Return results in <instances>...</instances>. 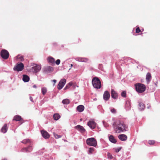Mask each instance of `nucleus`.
<instances>
[{
	"instance_id": "1",
	"label": "nucleus",
	"mask_w": 160,
	"mask_h": 160,
	"mask_svg": "<svg viewBox=\"0 0 160 160\" xmlns=\"http://www.w3.org/2000/svg\"><path fill=\"white\" fill-rule=\"evenodd\" d=\"M113 127L117 133L126 131L127 128V126L119 120H117L114 122L113 124Z\"/></svg>"
},
{
	"instance_id": "2",
	"label": "nucleus",
	"mask_w": 160,
	"mask_h": 160,
	"mask_svg": "<svg viewBox=\"0 0 160 160\" xmlns=\"http://www.w3.org/2000/svg\"><path fill=\"white\" fill-rule=\"evenodd\" d=\"M92 83L94 87L96 88H100L101 87V81L97 77L93 78Z\"/></svg>"
},
{
	"instance_id": "3",
	"label": "nucleus",
	"mask_w": 160,
	"mask_h": 160,
	"mask_svg": "<svg viewBox=\"0 0 160 160\" xmlns=\"http://www.w3.org/2000/svg\"><path fill=\"white\" fill-rule=\"evenodd\" d=\"M136 89L137 92L139 93L144 92L146 89L145 86L141 83H138L135 85Z\"/></svg>"
},
{
	"instance_id": "4",
	"label": "nucleus",
	"mask_w": 160,
	"mask_h": 160,
	"mask_svg": "<svg viewBox=\"0 0 160 160\" xmlns=\"http://www.w3.org/2000/svg\"><path fill=\"white\" fill-rule=\"evenodd\" d=\"M0 55L3 59L6 60L8 58L9 54L8 51L3 49L1 51Z\"/></svg>"
},
{
	"instance_id": "5",
	"label": "nucleus",
	"mask_w": 160,
	"mask_h": 160,
	"mask_svg": "<svg viewBox=\"0 0 160 160\" xmlns=\"http://www.w3.org/2000/svg\"><path fill=\"white\" fill-rule=\"evenodd\" d=\"M24 68V64L22 62L18 63L13 68L14 71H22Z\"/></svg>"
},
{
	"instance_id": "6",
	"label": "nucleus",
	"mask_w": 160,
	"mask_h": 160,
	"mask_svg": "<svg viewBox=\"0 0 160 160\" xmlns=\"http://www.w3.org/2000/svg\"><path fill=\"white\" fill-rule=\"evenodd\" d=\"M66 80L65 79H62L59 82L58 86V88L59 90L61 89L65 84Z\"/></svg>"
},
{
	"instance_id": "7",
	"label": "nucleus",
	"mask_w": 160,
	"mask_h": 160,
	"mask_svg": "<svg viewBox=\"0 0 160 160\" xmlns=\"http://www.w3.org/2000/svg\"><path fill=\"white\" fill-rule=\"evenodd\" d=\"M42 136L45 139H48L50 137L49 134L46 131L42 130L41 131Z\"/></svg>"
},
{
	"instance_id": "8",
	"label": "nucleus",
	"mask_w": 160,
	"mask_h": 160,
	"mask_svg": "<svg viewBox=\"0 0 160 160\" xmlns=\"http://www.w3.org/2000/svg\"><path fill=\"white\" fill-rule=\"evenodd\" d=\"M74 128L75 129L82 133H84L86 131L85 129L83 127L79 125L76 126Z\"/></svg>"
},
{
	"instance_id": "9",
	"label": "nucleus",
	"mask_w": 160,
	"mask_h": 160,
	"mask_svg": "<svg viewBox=\"0 0 160 160\" xmlns=\"http://www.w3.org/2000/svg\"><path fill=\"white\" fill-rule=\"evenodd\" d=\"M41 67L40 65L35 64V66L32 67V70L35 72H37L41 69Z\"/></svg>"
},
{
	"instance_id": "10",
	"label": "nucleus",
	"mask_w": 160,
	"mask_h": 160,
	"mask_svg": "<svg viewBox=\"0 0 160 160\" xmlns=\"http://www.w3.org/2000/svg\"><path fill=\"white\" fill-rule=\"evenodd\" d=\"M110 97V94L109 92L106 91H105L103 95V99L106 101L108 100Z\"/></svg>"
},
{
	"instance_id": "11",
	"label": "nucleus",
	"mask_w": 160,
	"mask_h": 160,
	"mask_svg": "<svg viewBox=\"0 0 160 160\" xmlns=\"http://www.w3.org/2000/svg\"><path fill=\"white\" fill-rule=\"evenodd\" d=\"M86 143L89 146L94 147L97 145V141H86Z\"/></svg>"
},
{
	"instance_id": "12",
	"label": "nucleus",
	"mask_w": 160,
	"mask_h": 160,
	"mask_svg": "<svg viewBox=\"0 0 160 160\" xmlns=\"http://www.w3.org/2000/svg\"><path fill=\"white\" fill-rule=\"evenodd\" d=\"M88 125L92 129L94 128L96 125V123L93 121H89L88 123Z\"/></svg>"
},
{
	"instance_id": "13",
	"label": "nucleus",
	"mask_w": 160,
	"mask_h": 160,
	"mask_svg": "<svg viewBox=\"0 0 160 160\" xmlns=\"http://www.w3.org/2000/svg\"><path fill=\"white\" fill-rule=\"evenodd\" d=\"M111 97L112 98L116 99L118 98V93L113 89H111Z\"/></svg>"
},
{
	"instance_id": "14",
	"label": "nucleus",
	"mask_w": 160,
	"mask_h": 160,
	"mask_svg": "<svg viewBox=\"0 0 160 160\" xmlns=\"http://www.w3.org/2000/svg\"><path fill=\"white\" fill-rule=\"evenodd\" d=\"M13 120L16 121H23V120L21 116L18 115H16L14 116Z\"/></svg>"
},
{
	"instance_id": "15",
	"label": "nucleus",
	"mask_w": 160,
	"mask_h": 160,
	"mask_svg": "<svg viewBox=\"0 0 160 160\" xmlns=\"http://www.w3.org/2000/svg\"><path fill=\"white\" fill-rule=\"evenodd\" d=\"M44 70L45 72H52L53 69L52 67L49 66H48L44 68Z\"/></svg>"
},
{
	"instance_id": "16",
	"label": "nucleus",
	"mask_w": 160,
	"mask_h": 160,
	"mask_svg": "<svg viewBox=\"0 0 160 160\" xmlns=\"http://www.w3.org/2000/svg\"><path fill=\"white\" fill-rule=\"evenodd\" d=\"M131 103L129 101H127L126 102L125 105V107L126 109L129 110L131 108Z\"/></svg>"
},
{
	"instance_id": "17",
	"label": "nucleus",
	"mask_w": 160,
	"mask_h": 160,
	"mask_svg": "<svg viewBox=\"0 0 160 160\" xmlns=\"http://www.w3.org/2000/svg\"><path fill=\"white\" fill-rule=\"evenodd\" d=\"M7 130L8 128L7 124H5L2 128L1 129V131L2 132L5 133L7 132Z\"/></svg>"
},
{
	"instance_id": "18",
	"label": "nucleus",
	"mask_w": 160,
	"mask_h": 160,
	"mask_svg": "<svg viewBox=\"0 0 160 160\" xmlns=\"http://www.w3.org/2000/svg\"><path fill=\"white\" fill-rule=\"evenodd\" d=\"M118 138L120 140H126L127 137L125 134H121L118 136Z\"/></svg>"
},
{
	"instance_id": "19",
	"label": "nucleus",
	"mask_w": 160,
	"mask_h": 160,
	"mask_svg": "<svg viewBox=\"0 0 160 160\" xmlns=\"http://www.w3.org/2000/svg\"><path fill=\"white\" fill-rule=\"evenodd\" d=\"M84 109V107L82 105H80L78 106L77 108V110L79 112H82Z\"/></svg>"
},
{
	"instance_id": "20",
	"label": "nucleus",
	"mask_w": 160,
	"mask_h": 160,
	"mask_svg": "<svg viewBox=\"0 0 160 160\" xmlns=\"http://www.w3.org/2000/svg\"><path fill=\"white\" fill-rule=\"evenodd\" d=\"M22 76V80L24 82H27L29 81V78L28 75H23Z\"/></svg>"
},
{
	"instance_id": "21",
	"label": "nucleus",
	"mask_w": 160,
	"mask_h": 160,
	"mask_svg": "<svg viewBox=\"0 0 160 160\" xmlns=\"http://www.w3.org/2000/svg\"><path fill=\"white\" fill-rule=\"evenodd\" d=\"M152 78L151 74L149 72H148L146 76V80L148 82H149L151 81Z\"/></svg>"
},
{
	"instance_id": "22",
	"label": "nucleus",
	"mask_w": 160,
	"mask_h": 160,
	"mask_svg": "<svg viewBox=\"0 0 160 160\" xmlns=\"http://www.w3.org/2000/svg\"><path fill=\"white\" fill-rule=\"evenodd\" d=\"M47 60L48 61V62L51 63V64H54L55 63V59L52 57H48Z\"/></svg>"
},
{
	"instance_id": "23",
	"label": "nucleus",
	"mask_w": 160,
	"mask_h": 160,
	"mask_svg": "<svg viewBox=\"0 0 160 160\" xmlns=\"http://www.w3.org/2000/svg\"><path fill=\"white\" fill-rule=\"evenodd\" d=\"M17 59L20 61H23L24 60L23 56L21 55H18L17 56Z\"/></svg>"
},
{
	"instance_id": "24",
	"label": "nucleus",
	"mask_w": 160,
	"mask_h": 160,
	"mask_svg": "<svg viewBox=\"0 0 160 160\" xmlns=\"http://www.w3.org/2000/svg\"><path fill=\"white\" fill-rule=\"evenodd\" d=\"M60 117V115L58 113H56L54 114L53 116V118L54 120H58Z\"/></svg>"
},
{
	"instance_id": "25",
	"label": "nucleus",
	"mask_w": 160,
	"mask_h": 160,
	"mask_svg": "<svg viewBox=\"0 0 160 160\" xmlns=\"http://www.w3.org/2000/svg\"><path fill=\"white\" fill-rule=\"evenodd\" d=\"M70 101L68 99H66L62 101V103L64 104H68L70 103Z\"/></svg>"
},
{
	"instance_id": "26",
	"label": "nucleus",
	"mask_w": 160,
	"mask_h": 160,
	"mask_svg": "<svg viewBox=\"0 0 160 160\" xmlns=\"http://www.w3.org/2000/svg\"><path fill=\"white\" fill-rule=\"evenodd\" d=\"M73 83L72 82H70L69 83L66 85L65 88H64L65 89L69 88L72 85Z\"/></svg>"
},
{
	"instance_id": "27",
	"label": "nucleus",
	"mask_w": 160,
	"mask_h": 160,
	"mask_svg": "<svg viewBox=\"0 0 160 160\" xmlns=\"http://www.w3.org/2000/svg\"><path fill=\"white\" fill-rule=\"evenodd\" d=\"M88 59L86 58L81 57V62H87Z\"/></svg>"
},
{
	"instance_id": "28",
	"label": "nucleus",
	"mask_w": 160,
	"mask_h": 160,
	"mask_svg": "<svg viewBox=\"0 0 160 160\" xmlns=\"http://www.w3.org/2000/svg\"><path fill=\"white\" fill-rule=\"evenodd\" d=\"M47 92V89L46 88L43 87L42 88V94L44 95Z\"/></svg>"
},
{
	"instance_id": "29",
	"label": "nucleus",
	"mask_w": 160,
	"mask_h": 160,
	"mask_svg": "<svg viewBox=\"0 0 160 160\" xmlns=\"http://www.w3.org/2000/svg\"><path fill=\"white\" fill-rule=\"evenodd\" d=\"M140 109L142 110L144 108V104L142 103H140L139 104Z\"/></svg>"
},
{
	"instance_id": "30",
	"label": "nucleus",
	"mask_w": 160,
	"mask_h": 160,
	"mask_svg": "<svg viewBox=\"0 0 160 160\" xmlns=\"http://www.w3.org/2000/svg\"><path fill=\"white\" fill-rule=\"evenodd\" d=\"M54 136L56 139H58L61 137L62 136L60 135H58L55 133H53Z\"/></svg>"
},
{
	"instance_id": "31",
	"label": "nucleus",
	"mask_w": 160,
	"mask_h": 160,
	"mask_svg": "<svg viewBox=\"0 0 160 160\" xmlns=\"http://www.w3.org/2000/svg\"><path fill=\"white\" fill-rule=\"evenodd\" d=\"M126 92L125 91H123L121 93V96L122 97L125 98L126 97Z\"/></svg>"
},
{
	"instance_id": "32",
	"label": "nucleus",
	"mask_w": 160,
	"mask_h": 160,
	"mask_svg": "<svg viewBox=\"0 0 160 160\" xmlns=\"http://www.w3.org/2000/svg\"><path fill=\"white\" fill-rule=\"evenodd\" d=\"M155 143L154 141H148V143L150 145H153Z\"/></svg>"
},
{
	"instance_id": "33",
	"label": "nucleus",
	"mask_w": 160,
	"mask_h": 160,
	"mask_svg": "<svg viewBox=\"0 0 160 160\" xmlns=\"http://www.w3.org/2000/svg\"><path fill=\"white\" fill-rule=\"evenodd\" d=\"M108 138L109 140H116L114 137L112 135H110L109 136Z\"/></svg>"
},
{
	"instance_id": "34",
	"label": "nucleus",
	"mask_w": 160,
	"mask_h": 160,
	"mask_svg": "<svg viewBox=\"0 0 160 160\" xmlns=\"http://www.w3.org/2000/svg\"><path fill=\"white\" fill-rule=\"evenodd\" d=\"M94 150V148H90L88 151L89 153L90 154L92 153Z\"/></svg>"
},
{
	"instance_id": "35",
	"label": "nucleus",
	"mask_w": 160,
	"mask_h": 160,
	"mask_svg": "<svg viewBox=\"0 0 160 160\" xmlns=\"http://www.w3.org/2000/svg\"><path fill=\"white\" fill-rule=\"evenodd\" d=\"M141 30H140L139 28L138 27L136 29V32L137 33H139L141 32Z\"/></svg>"
},
{
	"instance_id": "36",
	"label": "nucleus",
	"mask_w": 160,
	"mask_h": 160,
	"mask_svg": "<svg viewBox=\"0 0 160 160\" xmlns=\"http://www.w3.org/2000/svg\"><path fill=\"white\" fill-rule=\"evenodd\" d=\"M108 158L111 159H112L113 158V157L112 156L111 154L109 153H108Z\"/></svg>"
},
{
	"instance_id": "37",
	"label": "nucleus",
	"mask_w": 160,
	"mask_h": 160,
	"mask_svg": "<svg viewBox=\"0 0 160 160\" xmlns=\"http://www.w3.org/2000/svg\"><path fill=\"white\" fill-rule=\"evenodd\" d=\"M111 111L112 113H115L116 112V110L114 108H112L111 109Z\"/></svg>"
},
{
	"instance_id": "38",
	"label": "nucleus",
	"mask_w": 160,
	"mask_h": 160,
	"mask_svg": "<svg viewBox=\"0 0 160 160\" xmlns=\"http://www.w3.org/2000/svg\"><path fill=\"white\" fill-rule=\"evenodd\" d=\"M60 62V59H57L55 62L56 64L57 65H58Z\"/></svg>"
},
{
	"instance_id": "39",
	"label": "nucleus",
	"mask_w": 160,
	"mask_h": 160,
	"mask_svg": "<svg viewBox=\"0 0 160 160\" xmlns=\"http://www.w3.org/2000/svg\"><path fill=\"white\" fill-rule=\"evenodd\" d=\"M121 148H122L121 147H120V148H116L115 152H118L121 149Z\"/></svg>"
},
{
	"instance_id": "40",
	"label": "nucleus",
	"mask_w": 160,
	"mask_h": 160,
	"mask_svg": "<svg viewBox=\"0 0 160 160\" xmlns=\"http://www.w3.org/2000/svg\"><path fill=\"white\" fill-rule=\"evenodd\" d=\"M75 59L77 61L81 62V57L76 58Z\"/></svg>"
},
{
	"instance_id": "41",
	"label": "nucleus",
	"mask_w": 160,
	"mask_h": 160,
	"mask_svg": "<svg viewBox=\"0 0 160 160\" xmlns=\"http://www.w3.org/2000/svg\"><path fill=\"white\" fill-rule=\"evenodd\" d=\"M30 141H22V143H25V144H27V143L29 142Z\"/></svg>"
},
{
	"instance_id": "42",
	"label": "nucleus",
	"mask_w": 160,
	"mask_h": 160,
	"mask_svg": "<svg viewBox=\"0 0 160 160\" xmlns=\"http://www.w3.org/2000/svg\"><path fill=\"white\" fill-rule=\"evenodd\" d=\"M87 140H96V139L93 138H88Z\"/></svg>"
},
{
	"instance_id": "43",
	"label": "nucleus",
	"mask_w": 160,
	"mask_h": 160,
	"mask_svg": "<svg viewBox=\"0 0 160 160\" xmlns=\"http://www.w3.org/2000/svg\"><path fill=\"white\" fill-rule=\"evenodd\" d=\"M112 142L113 143H116L117 142V141H110Z\"/></svg>"
},
{
	"instance_id": "44",
	"label": "nucleus",
	"mask_w": 160,
	"mask_h": 160,
	"mask_svg": "<svg viewBox=\"0 0 160 160\" xmlns=\"http://www.w3.org/2000/svg\"><path fill=\"white\" fill-rule=\"evenodd\" d=\"M52 82H53L54 83V84H53V85H54L55 84V83H56V80H53L52 81Z\"/></svg>"
},
{
	"instance_id": "45",
	"label": "nucleus",
	"mask_w": 160,
	"mask_h": 160,
	"mask_svg": "<svg viewBox=\"0 0 160 160\" xmlns=\"http://www.w3.org/2000/svg\"><path fill=\"white\" fill-rule=\"evenodd\" d=\"M30 100L32 101V102H33V98H32V97H30Z\"/></svg>"
},
{
	"instance_id": "46",
	"label": "nucleus",
	"mask_w": 160,
	"mask_h": 160,
	"mask_svg": "<svg viewBox=\"0 0 160 160\" xmlns=\"http://www.w3.org/2000/svg\"><path fill=\"white\" fill-rule=\"evenodd\" d=\"M33 88H37V86H36V85H33Z\"/></svg>"
},
{
	"instance_id": "47",
	"label": "nucleus",
	"mask_w": 160,
	"mask_h": 160,
	"mask_svg": "<svg viewBox=\"0 0 160 160\" xmlns=\"http://www.w3.org/2000/svg\"><path fill=\"white\" fill-rule=\"evenodd\" d=\"M72 66H73V65L72 64H71L70 65V68L69 69H71V68L72 67Z\"/></svg>"
},
{
	"instance_id": "48",
	"label": "nucleus",
	"mask_w": 160,
	"mask_h": 160,
	"mask_svg": "<svg viewBox=\"0 0 160 160\" xmlns=\"http://www.w3.org/2000/svg\"><path fill=\"white\" fill-rule=\"evenodd\" d=\"M82 120V119H80V121H81Z\"/></svg>"
}]
</instances>
